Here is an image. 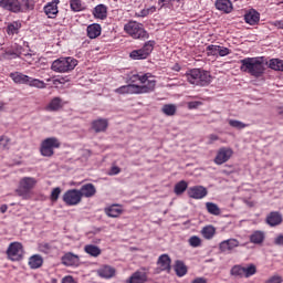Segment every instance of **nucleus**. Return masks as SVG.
<instances>
[{
    "label": "nucleus",
    "instance_id": "62",
    "mask_svg": "<svg viewBox=\"0 0 283 283\" xmlns=\"http://www.w3.org/2000/svg\"><path fill=\"white\" fill-rule=\"evenodd\" d=\"M192 283H207V280L205 277H198L193 280Z\"/></svg>",
    "mask_w": 283,
    "mask_h": 283
},
{
    "label": "nucleus",
    "instance_id": "28",
    "mask_svg": "<svg viewBox=\"0 0 283 283\" xmlns=\"http://www.w3.org/2000/svg\"><path fill=\"white\" fill-rule=\"evenodd\" d=\"M147 282V273L137 271L132 274L128 283H145Z\"/></svg>",
    "mask_w": 283,
    "mask_h": 283
},
{
    "label": "nucleus",
    "instance_id": "39",
    "mask_svg": "<svg viewBox=\"0 0 283 283\" xmlns=\"http://www.w3.org/2000/svg\"><path fill=\"white\" fill-rule=\"evenodd\" d=\"M177 109L176 104H166L163 106L161 112L166 116H176Z\"/></svg>",
    "mask_w": 283,
    "mask_h": 283
},
{
    "label": "nucleus",
    "instance_id": "5",
    "mask_svg": "<svg viewBox=\"0 0 283 283\" xmlns=\"http://www.w3.org/2000/svg\"><path fill=\"white\" fill-rule=\"evenodd\" d=\"M36 185V179L32 177H24L20 180L18 189H15L17 196L23 200H30V191L34 189Z\"/></svg>",
    "mask_w": 283,
    "mask_h": 283
},
{
    "label": "nucleus",
    "instance_id": "15",
    "mask_svg": "<svg viewBox=\"0 0 283 283\" xmlns=\"http://www.w3.org/2000/svg\"><path fill=\"white\" fill-rule=\"evenodd\" d=\"M61 262L64 266H78V264L81 263V258L78 256V254L66 252L61 258Z\"/></svg>",
    "mask_w": 283,
    "mask_h": 283
},
{
    "label": "nucleus",
    "instance_id": "22",
    "mask_svg": "<svg viewBox=\"0 0 283 283\" xmlns=\"http://www.w3.org/2000/svg\"><path fill=\"white\" fill-rule=\"evenodd\" d=\"M129 81L130 83H136L137 81H139L142 85H147L149 81H155V78L151 73H146L144 75L134 74L130 76Z\"/></svg>",
    "mask_w": 283,
    "mask_h": 283
},
{
    "label": "nucleus",
    "instance_id": "35",
    "mask_svg": "<svg viewBox=\"0 0 283 283\" xmlns=\"http://www.w3.org/2000/svg\"><path fill=\"white\" fill-rule=\"evenodd\" d=\"M106 216L108 218H118L120 213H123V209H120L118 206H111L105 210Z\"/></svg>",
    "mask_w": 283,
    "mask_h": 283
},
{
    "label": "nucleus",
    "instance_id": "36",
    "mask_svg": "<svg viewBox=\"0 0 283 283\" xmlns=\"http://www.w3.org/2000/svg\"><path fill=\"white\" fill-rule=\"evenodd\" d=\"M187 187H189V184H187L185 180H181L175 185L174 192L176 196H182V193L187 191Z\"/></svg>",
    "mask_w": 283,
    "mask_h": 283
},
{
    "label": "nucleus",
    "instance_id": "19",
    "mask_svg": "<svg viewBox=\"0 0 283 283\" xmlns=\"http://www.w3.org/2000/svg\"><path fill=\"white\" fill-rule=\"evenodd\" d=\"M282 220V214L280 212L272 211L268 214L265 222L269 224V227H279Z\"/></svg>",
    "mask_w": 283,
    "mask_h": 283
},
{
    "label": "nucleus",
    "instance_id": "14",
    "mask_svg": "<svg viewBox=\"0 0 283 283\" xmlns=\"http://www.w3.org/2000/svg\"><path fill=\"white\" fill-rule=\"evenodd\" d=\"M238 247H240V241L237 239H228L219 244L221 253H232L233 249H238Z\"/></svg>",
    "mask_w": 283,
    "mask_h": 283
},
{
    "label": "nucleus",
    "instance_id": "27",
    "mask_svg": "<svg viewBox=\"0 0 283 283\" xmlns=\"http://www.w3.org/2000/svg\"><path fill=\"white\" fill-rule=\"evenodd\" d=\"M21 28H22L21 21H13L7 25L6 31H7V34H9V36H14V34H19V31L21 30Z\"/></svg>",
    "mask_w": 283,
    "mask_h": 283
},
{
    "label": "nucleus",
    "instance_id": "32",
    "mask_svg": "<svg viewBox=\"0 0 283 283\" xmlns=\"http://www.w3.org/2000/svg\"><path fill=\"white\" fill-rule=\"evenodd\" d=\"M87 36L90 39H96L101 36V25L99 24H91L87 27Z\"/></svg>",
    "mask_w": 283,
    "mask_h": 283
},
{
    "label": "nucleus",
    "instance_id": "34",
    "mask_svg": "<svg viewBox=\"0 0 283 283\" xmlns=\"http://www.w3.org/2000/svg\"><path fill=\"white\" fill-rule=\"evenodd\" d=\"M250 242H252V244H262L264 242V232L254 231L250 235Z\"/></svg>",
    "mask_w": 283,
    "mask_h": 283
},
{
    "label": "nucleus",
    "instance_id": "51",
    "mask_svg": "<svg viewBox=\"0 0 283 283\" xmlns=\"http://www.w3.org/2000/svg\"><path fill=\"white\" fill-rule=\"evenodd\" d=\"M19 54L14 51H6L3 54V59L11 60V59H19Z\"/></svg>",
    "mask_w": 283,
    "mask_h": 283
},
{
    "label": "nucleus",
    "instance_id": "7",
    "mask_svg": "<svg viewBox=\"0 0 283 283\" xmlns=\"http://www.w3.org/2000/svg\"><path fill=\"white\" fill-rule=\"evenodd\" d=\"M61 147V142L56 137H49L44 139L41 144L40 151L46 158L54 156V149H59Z\"/></svg>",
    "mask_w": 283,
    "mask_h": 283
},
{
    "label": "nucleus",
    "instance_id": "42",
    "mask_svg": "<svg viewBox=\"0 0 283 283\" xmlns=\"http://www.w3.org/2000/svg\"><path fill=\"white\" fill-rule=\"evenodd\" d=\"M201 234L203 235V238H206V240H211V238L216 235V228L213 226H206L201 230Z\"/></svg>",
    "mask_w": 283,
    "mask_h": 283
},
{
    "label": "nucleus",
    "instance_id": "17",
    "mask_svg": "<svg viewBox=\"0 0 283 283\" xmlns=\"http://www.w3.org/2000/svg\"><path fill=\"white\" fill-rule=\"evenodd\" d=\"M78 191L81 198H94L96 196V186L94 184H84Z\"/></svg>",
    "mask_w": 283,
    "mask_h": 283
},
{
    "label": "nucleus",
    "instance_id": "10",
    "mask_svg": "<svg viewBox=\"0 0 283 283\" xmlns=\"http://www.w3.org/2000/svg\"><path fill=\"white\" fill-rule=\"evenodd\" d=\"M62 200L67 207H75V205H81L83 198L81 197L78 189H70L64 192Z\"/></svg>",
    "mask_w": 283,
    "mask_h": 283
},
{
    "label": "nucleus",
    "instance_id": "46",
    "mask_svg": "<svg viewBox=\"0 0 283 283\" xmlns=\"http://www.w3.org/2000/svg\"><path fill=\"white\" fill-rule=\"evenodd\" d=\"M220 50V45H208L207 52L208 56H218Z\"/></svg>",
    "mask_w": 283,
    "mask_h": 283
},
{
    "label": "nucleus",
    "instance_id": "13",
    "mask_svg": "<svg viewBox=\"0 0 283 283\" xmlns=\"http://www.w3.org/2000/svg\"><path fill=\"white\" fill-rule=\"evenodd\" d=\"M207 193H209V191L203 186H193L188 189V196L193 200H202V198H206Z\"/></svg>",
    "mask_w": 283,
    "mask_h": 283
},
{
    "label": "nucleus",
    "instance_id": "2",
    "mask_svg": "<svg viewBox=\"0 0 283 283\" xmlns=\"http://www.w3.org/2000/svg\"><path fill=\"white\" fill-rule=\"evenodd\" d=\"M156 90V80H149L147 84H128L115 90L117 94H151Z\"/></svg>",
    "mask_w": 283,
    "mask_h": 283
},
{
    "label": "nucleus",
    "instance_id": "38",
    "mask_svg": "<svg viewBox=\"0 0 283 283\" xmlns=\"http://www.w3.org/2000/svg\"><path fill=\"white\" fill-rule=\"evenodd\" d=\"M27 85H29V87H36L38 90H45L46 87L45 82L32 77H29V83Z\"/></svg>",
    "mask_w": 283,
    "mask_h": 283
},
{
    "label": "nucleus",
    "instance_id": "58",
    "mask_svg": "<svg viewBox=\"0 0 283 283\" xmlns=\"http://www.w3.org/2000/svg\"><path fill=\"white\" fill-rule=\"evenodd\" d=\"M208 138H209V142H208L209 145H212V143H216V140H219L220 137H218V135L216 134H210Z\"/></svg>",
    "mask_w": 283,
    "mask_h": 283
},
{
    "label": "nucleus",
    "instance_id": "49",
    "mask_svg": "<svg viewBox=\"0 0 283 283\" xmlns=\"http://www.w3.org/2000/svg\"><path fill=\"white\" fill-rule=\"evenodd\" d=\"M24 10H34V0H21Z\"/></svg>",
    "mask_w": 283,
    "mask_h": 283
},
{
    "label": "nucleus",
    "instance_id": "3",
    "mask_svg": "<svg viewBox=\"0 0 283 283\" xmlns=\"http://www.w3.org/2000/svg\"><path fill=\"white\" fill-rule=\"evenodd\" d=\"M187 81L191 85H198L199 87H207L211 84V73L200 69H192L186 74Z\"/></svg>",
    "mask_w": 283,
    "mask_h": 283
},
{
    "label": "nucleus",
    "instance_id": "29",
    "mask_svg": "<svg viewBox=\"0 0 283 283\" xmlns=\"http://www.w3.org/2000/svg\"><path fill=\"white\" fill-rule=\"evenodd\" d=\"M30 269H41L43 266V256L35 254L29 259Z\"/></svg>",
    "mask_w": 283,
    "mask_h": 283
},
{
    "label": "nucleus",
    "instance_id": "18",
    "mask_svg": "<svg viewBox=\"0 0 283 283\" xmlns=\"http://www.w3.org/2000/svg\"><path fill=\"white\" fill-rule=\"evenodd\" d=\"M157 265L159 266V271H171V258L168 256V254H161L158 258Z\"/></svg>",
    "mask_w": 283,
    "mask_h": 283
},
{
    "label": "nucleus",
    "instance_id": "48",
    "mask_svg": "<svg viewBox=\"0 0 283 283\" xmlns=\"http://www.w3.org/2000/svg\"><path fill=\"white\" fill-rule=\"evenodd\" d=\"M189 244L190 247L198 248L202 244V240L199 237L193 235L189 239Z\"/></svg>",
    "mask_w": 283,
    "mask_h": 283
},
{
    "label": "nucleus",
    "instance_id": "21",
    "mask_svg": "<svg viewBox=\"0 0 283 283\" xmlns=\"http://www.w3.org/2000/svg\"><path fill=\"white\" fill-rule=\"evenodd\" d=\"M216 8L217 10H220L221 12H226V14H229L233 10V3H231V0H217Z\"/></svg>",
    "mask_w": 283,
    "mask_h": 283
},
{
    "label": "nucleus",
    "instance_id": "43",
    "mask_svg": "<svg viewBox=\"0 0 283 283\" xmlns=\"http://www.w3.org/2000/svg\"><path fill=\"white\" fill-rule=\"evenodd\" d=\"M231 275H234V277H244V266L242 265H234L231 271Z\"/></svg>",
    "mask_w": 283,
    "mask_h": 283
},
{
    "label": "nucleus",
    "instance_id": "24",
    "mask_svg": "<svg viewBox=\"0 0 283 283\" xmlns=\"http://www.w3.org/2000/svg\"><path fill=\"white\" fill-rule=\"evenodd\" d=\"M63 107V99L54 97L45 107L46 112H59Z\"/></svg>",
    "mask_w": 283,
    "mask_h": 283
},
{
    "label": "nucleus",
    "instance_id": "40",
    "mask_svg": "<svg viewBox=\"0 0 283 283\" xmlns=\"http://www.w3.org/2000/svg\"><path fill=\"white\" fill-rule=\"evenodd\" d=\"M206 208L208 213H210L211 216H220V213H222V211L220 210V207H218L217 203L207 202Z\"/></svg>",
    "mask_w": 283,
    "mask_h": 283
},
{
    "label": "nucleus",
    "instance_id": "8",
    "mask_svg": "<svg viewBox=\"0 0 283 283\" xmlns=\"http://www.w3.org/2000/svg\"><path fill=\"white\" fill-rule=\"evenodd\" d=\"M154 41H148L144 44V46L139 50H134L130 53V59H134V61H143L144 59H147L154 52Z\"/></svg>",
    "mask_w": 283,
    "mask_h": 283
},
{
    "label": "nucleus",
    "instance_id": "31",
    "mask_svg": "<svg viewBox=\"0 0 283 283\" xmlns=\"http://www.w3.org/2000/svg\"><path fill=\"white\" fill-rule=\"evenodd\" d=\"M84 251L92 258H98V255H101V253H102L101 248H98V245H94V244L85 245Z\"/></svg>",
    "mask_w": 283,
    "mask_h": 283
},
{
    "label": "nucleus",
    "instance_id": "57",
    "mask_svg": "<svg viewBox=\"0 0 283 283\" xmlns=\"http://www.w3.org/2000/svg\"><path fill=\"white\" fill-rule=\"evenodd\" d=\"M169 3H174L172 0H158V6L160 8V10H163V8H165V6H169Z\"/></svg>",
    "mask_w": 283,
    "mask_h": 283
},
{
    "label": "nucleus",
    "instance_id": "23",
    "mask_svg": "<svg viewBox=\"0 0 283 283\" xmlns=\"http://www.w3.org/2000/svg\"><path fill=\"white\" fill-rule=\"evenodd\" d=\"M99 277H104L105 280H109L116 275V270L109 265H104L98 270Z\"/></svg>",
    "mask_w": 283,
    "mask_h": 283
},
{
    "label": "nucleus",
    "instance_id": "26",
    "mask_svg": "<svg viewBox=\"0 0 283 283\" xmlns=\"http://www.w3.org/2000/svg\"><path fill=\"white\" fill-rule=\"evenodd\" d=\"M95 19H107V7L105 4H97L93 10Z\"/></svg>",
    "mask_w": 283,
    "mask_h": 283
},
{
    "label": "nucleus",
    "instance_id": "60",
    "mask_svg": "<svg viewBox=\"0 0 283 283\" xmlns=\"http://www.w3.org/2000/svg\"><path fill=\"white\" fill-rule=\"evenodd\" d=\"M111 174H112V176H116V175H118V174H120V168H118V167H113L112 169H111Z\"/></svg>",
    "mask_w": 283,
    "mask_h": 283
},
{
    "label": "nucleus",
    "instance_id": "11",
    "mask_svg": "<svg viewBox=\"0 0 283 283\" xmlns=\"http://www.w3.org/2000/svg\"><path fill=\"white\" fill-rule=\"evenodd\" d=\"M0 8H2V10H8L9 12H13L14 14H19V12H23V6L19 0H0Z\"/></svg>",
    "mask_w": 283,
    "mask_h": 283
},
{
    "label": "nucleus",
    "instance_id": "25",
    "mask_svg": "<svg viewBox=\"0 0 283 283\" xmlns=\"http://www.w3.org/2000/svg\"><path fill=\"white\" fill-rule=\"evenodd\" d=\"M244 19L245 23H249V25H255L260 22V13L255 10H251L244 15Z\"/></svg>",
    "mask_w": 283,
    "mask_h": 283
},
{
    "label": "nucleus",
    "instance_id": "45",
    "mask_svg": "<svg viewBox=\"0 0 283 283\" xmlns=\"http://www.w3.org/2000/svg\"><path fill=\"white\" fill-rule=\"evenodd\" d=\"M70 6L73 12H81L82 10H85V7H83L81 0H71Z\"/></svg>",
    "mask_w": 283,
    "mask_h": 283
},
{
    "label": "nucleus",
    "instance_id": "20",
    "mask_svg": "<svg viewBox=\"0 0 283 283\" xmlns=\"http://www.w3.org/2000/svg\"><path fill=\"white\" fill-rule=\"evenodd\" d=\"M10 78H12L13 83H17V85H28V83H30V76L21 72L10 73Z\"/></svg>",
    "mask_w": 283,
    "mask_h": 283
},
{
    "label": "nucleus",
    "instance_id": "30",
    "mask_svg": "<svg viewBox=\"0 0 283 283\" xmlns=\"http://www.w3.org/2000/svg\"><path fill=\"white\" fill-rule=\"evenodd\" d=\"M107 119H96L92 123V127L96 134H99V132H105L107 129Z\"/></svg>",
    "mask_w": 283,
    "mask_h": 283
},
{
    "label": "nucleus",
    "instance_id": "55",
    "mask_svg": "<svg viewBox=\"0 0 283 283\" xmlns=\"http://www.w3.org/2000/svg\"><path fill=\"white\" fill-rule=\"evenodd\" d=\"M200 105H202V102H189L188 103L189 109H198V107H200Z\"/></svg>",
    "mask_w": 283,
    "mask_h": 283
},
{
    "label": "nucleus",
    "instance_id": "16",
    "mask_svg": "<svg viewBox=\"0 0 283 283\" xmlns=\"http://www.w3.org/2000/svg\"><path fill=\"white\" fill-rule=\"evenodd\" d=\"M59 3L60 0H52L44 6V13L49 19H56V14H59Z\"/></svg>",
    "mask_w": 283,
    "mask_h": 283
},
{
    "label": "nucleus",
    "instance_id": "9",
    "mask_svg": "<svg viewBox=\"0 0 283 283\" xmlns=\"http://www.w3.org/2000/svg\"><path fill=\"white\" fill-rule=\"evenodd\" d=\"M7 255L11 262H19L23 259V245L20 242L10 243L7 249Z\"/></svg>",
    "mask_w": 283,
    "mask_h": 283
},
{
    "label": "nucleus",
    "instance_id": "64",
    "mask_svg": "<svg viewBox=\"0 0 283 283\" xmlns=\"http://www.w3.org/2000/svg\"><path fill=\"white\" fill-rule=\"evenodd\" d=\"M42 249H46V251H50V244L48 243L42 244Z\"/></svg>",
    "mask_w": 283,
    "mask_h": 283
},
{
    "label": "nucleus",
    "instance_id": "44",
    "mask_svg": "<svg viewBox=\"0 0 283 283\" xmlns=\"http://www.w3.org/2000/svg\"><path fill=\"white\" fill-rule=\"evenodd\" d=\"M228 123L230 127H233L234 129H244L245 127H249V124H244L237 119H229Z\"/></svg>",
    "mask_w": 283,
    "mask_h": 283
},
{
    "label": "nucleus",
    "instance_id": "33",
    "mask_svg": "<svg viewBox=\"0 0 283 283\" xmlns=\"http://www.w3.org/2000/svg\"><path fill=\"white\" fill-rule=\"evenodd\" d=\"M270 70H274L275 72H283V60L272 59L268 63Z\"/></svg>",
    "mask_w": 283,
    "mask_h": 283
},
{
    "label": "nucleus",
    "instance_id": "41",
    "mask_svg": "<svg viewBox=\"0 0 283 283\" xmlns=\"http://www.w3.org/2000/svg\"><path fill=\"white\" fill-rule=\"evenodd\" d=\"M256 273H258V268L255 266V264L252 263L243 266V276L251 277Z\"/></svg>",
    "mask_w": 283,
    "mask_h": 283
},
{
    "label": "nucleus",
    "instance_id": "54",
    "mask_svg": "<svg viewBox=\"0 0 283 283\" xmlns=\"http://www.w3.org/2000/svg\"><path fill=\"white\" fill-rule=\"evenodd\" d=\"M156 12V7H150L149 9L142 11V17H147V14H154Z\"/></svg>",
    "mask_w": 283,
    "mask_h": 283
},
{
    "label": "nucleus",
    "instance_id": "47",
    "mask_svg": "<svg viewBox=\"0 0 283 283\" xmlns=\"http://www.w3.org/2000/svg\"><path fill=\"white\" fill-rule=\"evenodd\" d=\"M0 149L2 150L10 149V137H6V136L0 137Z\"/></svg>",
    "mask_w": 283,
    "mask_h": 283
},
{
    "label": "nucleus",
    "instance_id": "6",
    "mask_svg": "<svg viewBox=\"0 0 283 283\" xmlns=\"http://www.w3.org/2000/svg\"><path fill=\"white\" fill-rule=\"evenodd\" d=\"M124 30L133 39H142L144 41L145 39H149V34L147 33V31H145V28H143V24L136 21H130L127 24H125Z\"/></svg>",
    "mask_w": 283,
    "mask_h": 283
},
{
    "label": "nucleus",
    "instance_id": "4",
    "mask_svg": "<svg viewBox=\"0 0 283 283\" xmlns=\"http://www.w3.org/2000/svg\"><path fill=\"white\" fill-rule=\"evenodd\" d=\"M78 65V61L74 57H62L55 60L52 65L51 70L53 72H60V73H65V72H72L74 67Z\"/></svg>",
    "mask_w": 283,
    "mask_h": 283
},
{
    "label": "nucleus",
    "instance_id": "12",
    "mask_svg": "<svg viewBox=\"0 0 283 283\" xmlns=\"http://www.w3.org/2000/svg\"><path fill=\"white\" fill-rule=\"evenodd\" d=\"M231 156H233V149L229 147H221L217 153L214 163L216 165H224V163H229V160H231Z\"/></svg>",
    "mask_w": 283,
    "mask_h": 283
},
{
    "label": "nucleus",
    "instance_id": "63",
    "mask_svg": "<svg viewBox=\"0 0 283 283\" xmlns=\"http://www.w3.org/2000/svg\"><path fill=\"white\" fill-rule=\"evenodd\" d=\"M0 211H1L2 213H6V211H8V206H7V205H2V206L0 207Z\"/></svg>",
    "mask_w": 283,
    "mask_h": 283
},
{
    "label": "nucleus",
    "instance_id": "59",
    "mask_svg": "<svg viewBox=\"0 0 283 283\" xmlns=\"http://www.w3.org/2000/svg\"><path fill=\"white\" fill-rule=\"evenodd\" d=\"M62 283H76V281L74 280L73 276L69 275V276L63 277Z\"/></svg>",
    "mask_w": 283,
    "mask_h": 283
},
{
    "label": "nucleus",
    "instance_id": "37",
    "mask_svg": "<svg viewBox=\"0 0 283 283\" xmlns=\"http://www.w3.org/2000/svg\"><path fill=\"white\" fill-rule=\"evenodd\" d=\"M175 271L178 275V277H182L187 275V265L182 261H177L175 264Z\"/></svg>",
    "mask_w": 283,
    "mask_h": 283
},
{
    "label": "nucleus",
    "instance_id": "56",
    "mask_svg": "<svg viewBox=\"0 0 283 283\" xmlns=\"http://www.w3.org/2000/svg\"><path fill=\"white\" fill-rule=\"evenodd\" d=\"M274 244L276 247H283V234H279L275 239H274Z\"/></svg>",
    "mask_w": 283,
    "mask_h": 283
},
{
    "label": "nucleus",
    "instance_id": "52",
    "mask_svg": "<svg viewBox=\"0 0 283 283\" xmlns=\"http://www.w3.org/2000/svg\"><path fill=\"white\" fill-rule=\"evenodd\" d=\"M219 56H229L231 54V50L229 48L219 46Z\"/></svg>",
    "mask_w": 283,
    "mask_h": 283
},
{
    "label": "nucleus",
    "instance_id": "53",
    "mask_svg": "<svg viewBox=\"0 0 283 283\" xmlns=\"http://www.w3.org/2000/svg\"><path fill=\"white\" fill-rule=\"evenodd\" d=\"M282 276L280 275H274L272 277H270L265 283H282Z\"/></svg>",
    "mask_w": 283,
    "mask_h": 283
},
{
    "label": "nucleus",
    "instance_id": "1",
    "mask_svg": "<svg viewBox=\"0 0 283 283\" xmlns=\"http://www.w3.org/2000/svg\"><path fill=\"white\" fill-rule=\"evenodd\" d=\"M241 63V72H247L250 76H254V78H260L264 76V72L266 71L265 60L264 57H245L240 61Z\"/></svg>",
    "mask_w": 283,
    "mask_h": 283
},
{
    "label": "nucleus",
    "instance_id": "50",
    "mask_svg": "<svg viewBox=\"0 0 283 283\" xmlns=\"http://www.w3.org/2000/svg\"><path fill=\"white\" fill-rule=\"evenodd\" d=\"M59 196H61V189L59 187H56L51 192L52 202H56V200H59Z\"/></svg>",
    "mask_w": 283,
    "mask_h": 283
},
{
    "label": "nucleus",
    "instance_id": "61",
    "mask_svg": "<svg viewBox=\"0 0 283 283\" xmlns=\"http://www.w3.org/2000/svg\"><path fill=\"white\" fill-rule=\"evenodd\" d=\"M275 28H279L280 30H283V20H279L274 22Z\"/></svg>",
    "mask_w": 283,
    "mask_h": 283
}]
</instances>
